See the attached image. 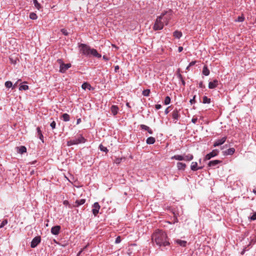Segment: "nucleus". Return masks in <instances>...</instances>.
<instances>
[{
	"instance_id": "f257e3e1",
	"label": "nucleus",
	"mask_w": 256,
	"mask_h": 256,
	"mask_svg": "<svg viewBox=\"0 0 256 256\" xmlns=\"http://www.w3.org/2000/svg\"><path fill=\"white\" fill-rule=\"evenodd\" d=\"M152 237V240L160 246H166L170 244L166 234L162 230H156Z\"/></svg>"
},
{
	"instance_id": "f03ea898",
	"label": "nucleus",
	"mask_w": 256,
	"mask_h": 256,
	"mask_svg": "<svg viewBox=\"0 0 256 256\" xmlns=\"http://www.w3.org/2000/svg\"><path fill=\"white\" fill-rule=\"evenodd\" d=\"M80 52V54L86 56H93L98 58L102 57V55L98 53L97 50L94 48H91L89 46L84 44H80L78 46Z\"/></svg>"
},
{
	"instance_id": "7ed1b4c3",
	"label": "nucleus",
	"mask_w": 256,
	"mask_h": 256,
	"mask_svg": "<svg viewBox=\"0 0 256 256\" xmlns=\"http://www.w3.org/2000/svg\"><path fill=\"white\" fill-rule=\"evenodd\" d=\"M86 139L82 134H78L74 138L67 141V146H71L84 144L86 142Z\"/></svg>"
},
{
	"instance_id": "20e7f679",
	"label": "nucleus",
	"mask_w": 256,
	"mask_h": 256,
	"mask_svg": "<svg viewBox=\"0 0 256 256\" xmlns=\"http://www.w3.org/2000/svg\"><path fill=\"white\" fill-rule=\"evenodd\" d=\"M172 10L170 9L168 11L164 12L162 14L161 16H162V18L164 16V20L166 25H167L168 24L170 20L172 18Z\"/></svg>"
},
{
	"instance_id": "39448f33",
	"label": "nucleus",
	"mask_w": 256,
	"mask_h": 256,
	"mask_svg": "<svg viewBox=\"0 0 256 256\" xmlns=\"http://www.w3.org/2000/svg\"><path fill=\"white\" fill-rule=\"evenodd\" d=\"M162 16H160L158 17L154 26V30H161L164 28V23L162 22Z\"/></svg>"
},
{
	"instance_id": "423d86ee",
	"label": "nucleus",
	"mask_w": 256,
	"mask_h": 256,
	"mask_svg": "<svg viewBox=\"0 0 256 256\" xmlns=\"http://www.w3.org/2000/svg\"><path fill=\"white\" fill-rule=\"evenodd\" d=\"M58 61L60 64V72L62 73H64L70 68L71 67L70 64H65L62 62V60H58Z\"/></svg>"
},
{
	"instance_id": "0eeeda50",
	"label": "nucleus",
	"mask_w": 256,
	"mask_h": 256,
	"mask_svg": "<svg viewBox=\"0 0 256 256\" xmlns=\"http://www.w3.org/2000/svg\"><path fill=\"white\" fill-rule=\"evenodd\" d=\"M219 150L217 149L212 150L211 152L208 154L204 158V160H208L218 154Z\"/></svg>"
},
{
	"instance_id": "6e6552de",
	"label": "nucleus",
	"mask_w": 256,
	"mask_h": 256,
	"mask_svg": "<svg viewBox=\"0 0 256 256\" xmlns=\"http://www.w3.org/2000/svg\"><path fill=\"white\" fill-rule=\"evenodd\" d=\"M41 241V238L40 236H37L34 238L30 244V247L32 248H36L40 242Z\"/></svg>"
},
{
	"instance_id": "1a4fd4ad",
	"label": "nucleus",
	"mask_w": 256,
	"mask_h": 256,
	"mask_svg": "<svg viewBox=\"0 0 256 256\" xmlns=\"http://www.w3.org/2000/svg\"><path fill=\"white\" fill-rule=\"evenodd\" d=\"M222 162V160H210L208 162V166L209 167H211L212 168H216V167H218V165L220 163Z\"/></svg>"
},
{
	"instance_id": "9d476101",
	"label": "nucleus",
	"mask_w": 256,
	"mask_h": 256,
	"mask_svg": "<svg viewBox=\"0 0 256 256\" xmlns=\"http://www.w3.org/2000/svg\"><path fill=\"white\" fill-rule=\"evenodd\" d=\"M226 136H224L220 139L214 142L213 146L214 147H216L220 146L224 143V142L226 141Z\"/></svg>"
},
{
	"instance_id": "9b49d317",
	"label": "nucleus",
	"mask_w": 256,
	"mask_h": 256,
	"mask_svg": "<svg viewBox=\"0 0 256 256\" xmlns=\"http://www.w3.org/2000/svg\"><path fill=\"white\" fill-rule=\"evenodd\" d=\"M100 208V206L98 202H94L93 204V209H92V213L94 216H96L98 213L99 210Z\"/></svg>"
},
{
	"instance_id": "f8f14e48",
	"label": "nucleus",
	"mask_w": 256,
	"mask_h": 256,
	"mask_svg": "<svg viewBox=\"0 0 256 256\" xmlns=\"http://www.w3.org/2000/svg\"><path fill=\"white\" fill-rule=\"evenodd\" d=\"M203 166H198L197 162H193L191 164L190 169L192 171H196L202 169Z\"/></svg>"
},
{
	"instance_id": "ddd939ff",
	"label": "nucleus",
	"mask_w": 256,
	"mask_h": 256,
	"mask_svg": "<svg viewBox=\"0 0 256 256\" xmlns=\"http://www.w3.org/2000/svg\"><path fill=\"white\" fill-rule=\"evenodd\" d=\"M180 117V114L178 111L177 110H174L172 112V118L174 119V121L176 123L177 120Z\"/></svg>"
},
{
	"instance_id": "4468645a",
	"label": "nucleus",
	"mask_w": 256,
	"mask_h": 256,
	"mask_svg": "<svg viewBox=\"0 0 256 256\" xmlns=\"http://www.w3.org/2000/svg\"><path fill=\"white\" fill-rule=\"evenodd\" d=\"M60 226H53L51 228V232L54 235H58L60 232Z\"/></svg>"
},
{
	"instance_id": "2eb2a0df",
	"label": "nucleus",
	"mask_w": 256,
	"mask_h": 256,
	"mask_svg": "<svg viewBox=\"0 0 256 256\" xmlns=\"http://www.w3.org/2000/svg\"><path fill=\"white\" fill-rule=\"evenodd\" d=\"M218 82L217 80H214L213 82H210L208 84V88L214 89L218 86Z\"/></svg>"
},
{
	"instance_id": "dca6fc26",
	"label": "nucleus",
	"mask_w": 256,
	"mask_h": 256,
	"mask_svg": "<svg viewBox=\"0 0 256 256\" xmlns=\"http://www.w3.org/2000/svg\"><path fill=\"white\" fill-rule=\"evenodd\" d=\"M85 202H86L85 199H80V200H76L74 204V206L78 207V206L84 204L85 203Z\"/></svg>"
},
{
	"instance_id": "f3484780",
	"label": "nucleus",
	"mask_w": 256,
	"mask_h": 256,
	"mask_svg": "<svg viewBox=\"0 0 256 256\" xmlns=\"http://www.w3.org/2000/svg\"><path fill=\"white\" fill-rule=\"evenodd\" d=\"M118 106L116 105H112L110 108V110L114 116H116L118 114Z\"/></svg>"
},
{
	"instance_id": "a211bd4d",
	"label": "nucleus",
	"mask_w": 256,
	"mask_h": 256,
	"mask_svg": "<svg viewBox=\"0 0 256 256\" xmlns=\"http://www.w3.org/2000/svg\"><path fill=\"white\" fill-rule=\"evenodd\" d=\"M176 243L182 247H186V246L187 242L186 240H176L175 241Z\"/></svg>"
},
{
	"instance_id": "6ab92c4d",
	"label": "nucleus",
	"mask_w": 256,
	"mask_h": 256,
	"mask_svg": "<svg viewBox=\"0 0 256 256\" xmlns=\"http://www.w3.org/2000/svg\"><path fill=\"white\" fill-rule=\"evenodd\" d=\"M235 152V149L234 148H230L226 150L224 152V155H232Z\"/></svg>"
},
{
	"instance_id": "aec40b11",
	"label": "nucleus",
	"mask_w": 256,
	"mask_h": 256,
	"mask_svg": "<svg viewBox=\"0 0 256 256\" xmlns=\"http://www.w3.org/2000/svg\"><path fill=\"white\" fill-rule=\"evenodd\" d=\"M186 167V164L181 162L177 163V168L178 170H184Z\"/></svg>"
},
{
	"instance_id": "412c9836",
	"label": "nucleus",
	"mask_w": 256,
	"mask_h": 256,
	"mask_svg": "<svg viewBox=\"0 0 256 256\" xmlns=\"http://www.w3.org/2000/svg\"><path fill=\"white\" fill-rule=\"evenodd\" d=\"M172 160H184V156L182 155H174L172 156L171 158Z\"/></svg>"
},
{
	"instance_id": "4be33fe9",
	"label": "nucleus",
	"mask_w": 256,
	"mask_h": 256,
	"mask_svg": "<svg viewBox=\"0 0 256 256\" xmlns=\"http://www.w3.org/2000/svg\"><path fill=\"white\" fill-rule=\"evenodd\" d=\"M156 142V139L154 137H148L146 140V142L148 144H154Z\"/></svg>"
},
{
	"instance_id": "5701e85b",
	"label": "nucleus",
	"mask_w": 256,
	"mask_h": 256,
	"mask_svg": "<svg viewBox=\"0 0 256 256\" xmlns=\"http://www.w3.org/2000/svg\"><path fill=\"white\" fill-rule=\"evenodd\" d=\"M174 36L176 38H180L182 36V32L178 30H176L173 33Z\"/></svg>"
},
{
	"instance_id": "b1692460",
	"label": "nucleus",
	"mask_w": 256,
	"mask_h": 256,
	"mask_svg": "<svg viewBox=\"0 0 256 256\" xmlns=\"http://www.w3.org/2000/svg\"><path fill=\"white\" fill-rule=\"evenodd\" d=\"M36 130H37V134H38V138L42 140V142H44V140H43V135L42 134V132L40 130V127H38L37 128H36Z\"/></svg>"
},
{
	"instance_id": "393cba45",
	"label": "nucleus",
	"mask_w": 256,
	"mask_h": 256,
	"mask_svg": "<svg viewBox=\"0 0 256 256\" xmlns=\"http://www.w3.org/2000/svg\"><path fill=\"white\" fill-rule=\"evenodd\" d=\"M18 152L20 154H22L26 152V148L24 146H20L17 148Z\"/></svg>"
},
{
	"instance_id": "a878e982",
	"label": "nucleus",
	"mask_w": 256,
	"mask_h": 256,
	"mask_svg": "<svg viewBox=\"0 0 256 256\" xmlns=\"http://www.w3.org/2000/svg\"><path fill=\"white\" fill-rule=\"evenodd\" d=\"M62 118L64 122H68L70 120V116L68 114L64 113L62 114Z\"/></svg>"
},
{
	"instance_id": "bb28decb",
	"label": "nucleus",
	"mask_w": 256,
	"mask_h": 256,
	"mask_svg": "<svg viewBox=\"0 0 256 256\" xmlns=\"http://www.w3.org/2000/svg\"><path fill=\"white\" fill-rule=\"evenodd\" d=\"M202 74L206 76H208L210 74V70L208 69L207 66H204L202 69Z\"/></svg>"
},
{
	"instance_id": "cd10ccee",
	"label": "nucleus",
	"mask_w": 256,
	"mask_h": 256,
	"mask_svg": "<svg viewBox=\"0 0 256 256\" xmlns=\"http://www.w3.org/2000/svg\"><path fill=\"white\" fill-rule=\"evenodd\" d=\"M193 158L194 156L192 154H188V155H186L185 156H184V160L190 161L193 159Z\"/></svg>"
},
{
	"instance_id": "c85d7f7f",
	"label": "nucleus",
	"mask_w": 256,
	"mask_h": 256,
	"mask_svg": "<svg viewBox=\"0 0 256 256\" xmlns=\"http://www.w3.org/2000/svg\"><path fill=\"white\" fill-rule=\"evenodd\" d=\"M33 4L36 8L40 10L42 8L40 4L38 2L37 0H33Z\"/></svg>"
},
{
	"instance_id": "c756f323",
	"label": "nucleus",
	"mask_w": 256,
	"mask_h": 256,
	"mask_svg": "<svg viewBox=\"0 0 256 256\" xmlns=\"http://www.w3.org/2000/svg\"><path fill=\"white\" fill-rule=\"evenodd\" d=\"M82 89L84 90H86V89H88V90H90V88H91V86L90 85L88 84V82H84L82 86Z\"/></svg>"
},
{
	"instance_id": "7c9ffc66",
	"label": "nucleus",
	"mask_w": 256,
	"mask_h": 256,
	"mask_svg": "<svg viewBox=\"0 0 256 256\" xmlns=\"http://www.w3.org/2000/svg\"><path fill=\"white\" fill-rule=\"evenodd\" d=\"M211 102L210 98H208L206 96H204L202 98V102L204 104H210Z\"/></svg>"
},
{
	"instance_id": "2f4dec72",
	"label": "nucleus",
	"mask_w": 256,
	"mask_h": 256,
	"mask_svg": "<svg viewBox=\"0 0 256 256\" xmlns=\"http://www.w3.org/2000/svg\"><path fill=\"white\" fill-rule=\"evenodd\" d=\"M28 89V86L25 84H22L19 87V90H26Z\"/></svg>"
},
{
	"instance_id": "473e14b6",
	"label": "nucleus",
	"mask_w": 256,
	"mask_h": 256,
	"mask_svg": "<svg viewBox=\"0 0 256 256\" xmlns=\"http://www.w3.org/2000/svg\"><path fill=\"white\" fill-rule=\"evenodd\" d=\"M30 18L32 20H36L38 18L37 15L34 12H31L30 14Z\"/></svg>"
},
{
	"instance_id": "72a5a7b5",
	"label": "nucleus",
	"mask_w": 256,
	"mask_h": 256,
	"mask_svg": "<svg viewBox=\"0 0 256 256\" xmlns=\"http://www.w3.org/2000/svg\"><path fill=\"white\" fill-rule=\"evenodd\" d=\"M170 97L168 96H166L165 98L164 101V104L168 105L170 103Z\"/></svg>"
},
{
	"instance_id": "f704fd0d",
	"label": "nucleus",
	"mask_w": 256,
	"mask_h": 256,
	"mask_svg": "<svg viewBox=\"0 0 256 256\" xmlns=\"http://www.w3.org/2000/svg\"><path fill=\"white\" fill-rule=\"evenodd\" d=\"M244 20V17L243 15L240 16H238L237 19L236 20V22H242Z\"/></svg>"
},
{
	"instance_id": "c9c22d12",
	"label": "nucleus",
	"mask_w": 256,
	"mask_h": 256,
	"mask_svg": "<svg viewBox=\"0 0 256 256\" xmlns=\"http://www.w3.org/2000/svg\"><path fill=\"white\" fill-rule=\"evenodd\" d=\"M150 90L148 89L145 90H143V92H142V94L146 96H148L150 95Z\"/></svg>"
},
{
	"instance_id": "e433bc0d",
	"label": "nucleus",
	"mask_w": 256,
	"mask_h": 256,
	"mask_svg": "<svg viewBox=\"0 0 256 256\" xmlns=\"http://www.w3.org/2000/svg\"><path fill=\"white\" fill-rule=\"evenodd\" d=\"M99 148L100 149V150L101 151H103V152H108V150L107 149V148L106 147L103 146L102 144L100 145Z\"/></svg>"
},
{
	"instance_id": "4c0bfd02",
	"label": "nucleus",
	"mask_w": 256,
	"mask_h": 256,
	"mask_svg": "<svg viewBox=\"0 0 256 256\" xmlns=\"http://www.w3.org/2000/svg\"><path fill=\"white\" fill-rule=\"evenodd\" d=\"M8 220L5 219L0 224V228H3L4 226H6L8 224Z\"/></svg>"
},
{
	"instance_id": "58836bf2",
	"label": "nucleus",
	"mask_w": 256,
	"mask_h": 256,
	"mask_svg": "<svg viewBox=\"0 0 256 256\" xmlns=\"http://www.w3.org/2000/svg\"><path fill=\"white\" fill-rule=\"evenodd\" d=\"M4 85L7 88H10L12 86V84L10 81H6L5 82Z\"/></svg>"
},
{
	"instance_id": "ea45409f",
	"label": "nucleus",
	"mask_w": 256,
	"mask_h": 256,
	"mask_svg": "<svg viewBox=\"0 0 256 256\" xmlns=\"http://www.w3.org/2000/svg\"><path fill=\"white\" fill-rule=\"evenodd\" d=\"M140 127L142 130H146L149 129V127L146 125L144 124H141L140 125Z\"/></svg>"
},
{
	"instance_id": "a19ab883",
	"label": "nucleus",
	"mask_w": 256,
	"mask_h": 256,
	"mask_svg": "<svg viewBox=\"0 0 256 256\" xmlns=\"http://www.w3.org/2000/svg\"><path fill=\"white\" fill-rule=\"evenodd\" d=\"M50 126H51V128H52V129H54L56 128V123L54 121H52L50 124Z\"/></svg>"
},
{
	"instance_id": "79ce46f5",
	"label": "nucleus",
	"mask_w": 256,
	"mask_h": 256,
	"mask_svg": "<svg viewBox=\"0 0 256 256\" xmlns=\"http://www.w3.org/2000/svg\"><path fill=\"white\" fill-rule=\"evenodd\" d=\"M62 32L65 36H67L68 34V32H67V30L66 29H62L61 30Z\"/></svg>"
},
{
	"instance_id": "37998d69",
	"label": "nucleus",
	"mask_w": 256,
	"mask_h": 256,
	"mask_svg": "<svg viewBox=\"0 0 256 256\" xmlns=\"http://www.w3.org/2000/svg\"><path fill=\"white\" fill-rule=\"evenodd\" d=\"M121 242V238L120 236H118L115 240L116 244H119Z\"/></svg>"
},
{
	"instance_id": "c03bdc74",
	"label": "nucleus",
	"mask_w": 256,
	"mask_h": 256,
	"mask_svg": "<svg viewBox=\"0 0 256 256\" xmlns=\"http://www.w3.org/2000/svg\"><path fill=\"white\" fill-rule=\"evenodd\" d=\"M122 161V158H117L116 159V160H114V162L116 164H119Z\"/></svg>"
},
{
	"instance_id": "a18cd8bd",
	"label": "nucleus",
	"mask_w": 256,
	"mask_h": 256,
	"mask_svg": "<svg viewBox=\"0 0 256 256\" xmlns=\"http://www.w3.org/2000/svg\"><path fill=\"white\" fill-rule=\"evenodd\" d=\"M250 219L252 220H256V212L254 213L251 216Z\"/></svg>"
},
{
	"instance_id": "49530a36",
	"label": "nucleus",
	"mask_w": 256,
	"mask_h": 256,
	"mask_svg": "<svg viewBox=\"0 0 256 256\" xmlns=\"http://www.w3.org/2000/svg\"><path fill=\"white\" fill-rule=\"evenodd\" d=\"M195 98L196 96H194L193 98L190 100V102L192 104L196 102Z\"/></svg>"
},
{
	"instance_id": "de8ad7c7",
	"label": "nucleus",
	"mask_w": 256,
	"mask_h": 256,
	"mask_svg": "<svg viewBox=\"0 0 256 256\" xmlns=\"http://www.w3.org/2000/svg\"><path fill=\"white\" fill-rule=\"evenodd\" d=\"M198 121V118H193L192 120V122L194 124H196Z\"/></svg>"
},
{
	"instance_id": "09e8293b",
	"label": "nucleus",
	"mask_w": 256,
	"mask_h": 256,
	"mask_svg": "<svg viewBox=\"0 0 256 256\" xmlns=\"http://www.w3.org/2000/svg\"><path fill=\"white\" fill-rule=\"evenodd\" d=\"M177 76L180 80H182V78H183L182 75L180 73H178L177 74Z\"/></svg>"
},
{
	"instance_id": "8fccbe9b",
	"label": "nucleus",
	"mask_w": 256,
	"mask_h": 256,
	"mask_svg": "<svg viewBox=\"0 0 256 256\" xmlns=\"http://www.w3.org/2000/svg\"><path fill=\"white\" fill-rule=\"evenodd\" d=\"M196 63V61H192L189 64V66H194Z\"/></svg>"
},
{
	"instance_id": "3c124183",
	"label": "nucleus",
	"mask_w": 256,
	"mask_h": 256,
	"mask_svg": "<svg viewBox=\"0 0 256 256\" xmlns=\"http://www.w3.org/2000/svg\"><path fill=\"white\" fill-rule=\"evenodd\" d=\"M155 108L157 110H158L162 108V106L160 104H158L156 105Z\"/></svg>"
},
{
	"instance_id": "603ef678",
	"label": "nucleus",
	"mask_w": 256,
	"mask_h": 256,
	"mask_svg": "<svg viewBox=\"0 0 256 256\" xmlns=\"http://www.w3.org/2000/svg\"><path fill=\"white\" fill-rule=\"evenodd\" d=\"M199 87L200 88H204V86L203 84V82H200L199 83Z\"/></svg>"
},
{
	"instance_id": "864d4df0",
	"label": "nucleus",
	"mask_w": 256,
	"mask_h": 256,
	"mask_svg": "<svg viewBox=\"0 0 256 256\" xmlns=\"http://www.w3.org/2000/svg\"><path fill=\"white\" fill-rule=\"evenodd\" d=\"M147 131L150 134H152L153 133L152 130L150 128L149 129L147 130Z\"/></svg>"
},
{
	"instance_id": "5fc2aeb1",
	"label": "nucleus",
	"mask_w": 256,
	"mask_h": 256,
	"mask_svg": "<svg viewBox=\"0 0 256 256\" xmlns=\"http://www.w3.org/2000/svg\"><path fill=\"white\" fill-rule=\"evenodd\" d=\"M183 50V47L182 46H179L178 48V52H180Z\"/></svg>"
},
{
	"instance_id": "6e6d98bb",
	"label": "nucleus",
	"mask_w": 256,
	"mask_h": 256,
	"mask_svg": "<svg viewBox=\"0 0 256 256\" xmlns=\"http://www.w3.org/2000/svg\"><path fill=\"white\" fill-rule=\"evenodd\" d=\"M63 204L64 205H66V206H67V205H68L69 204V202L68 200H64V202H63Z\"/></svg>"
},
{
	"instance_id": "4d7b16f0",
	"label": "nucleus",
	"mask_w": 256,
	"mask_h": 256,
	"mask_svg": "<svg viewBox=\"0 0 256 256\" xmlns=\"http://www.w3.org/2000/svg\"><path fill=\"white\" fill-rule=\"evenodd\" d=\"M168 108H169V107L167 108L166 110H165V111H164V113L166 114H167L168 112H169V110H168Z\"/></svg>"
},
{
	"instance_id": "13d9d810",
	"label": "nucleus",
	"mask_w": 256,
	"mask_h": 256,
	"mask_svg": "<svg viewBox=\"0 0 256 256\" xmlns=\"http://www.w3.org/2000/svg\"><path fill=\"white\" fill-rule=\"evenodd\" d=\"M180 81L182 82L183 86H185L186 82L183 78H182V80H180Z\"/></svg>"
},
{
	"instance_id": "bf43d9fd",
	"label": "nucleus",
	"mask_w": 256,
	"mask_h": 256,
	"mask_svg": "<svg viewBox=\"0 0 256 256\" xmlns=\"http://www.w3.org/2000/svg\"><path fill=\"white\" fill-rule=\"evenodd\" d=\"M80 122H81V119L80 118H78L76 120V124H79Z\"/></svg>"
},
{
	"instance_id": "052dcab7",
	"label": "nucleus",
	"mask_w": 256,
	"mask_h": 256,
	"mask_svg": "<svg viewBox=\"0 0 256 256\" xmlns=\"http://www.w3.org/2000/svg\"><path fill=\"white\" fill-rule=\"evenodd\" d=\"M118 69H119V66H116L114 67V70H115L116 72H117V70H118Z\"/></svg>"
},
{
	"instance_id": "680f3d73",
	"label": "nucleus",
	"mask_w": 256,
	"mask_h": 256,
	"mask_svg": "<svg viewBox=\"0 0 256 256\" xmlns=\"http://www.w3.org/2000/svg\"><path fill=\"white\" fill-rule=\"evenodd\" d=\"M102 58L105 60H108V58L106 56H104Z\"/></svg>"
},
{
	"instance_id": "e2e57ef3",
	"label": "nucleus",
	"mask_w": 256,
	"mask_h": 256,
	"mask_svg": "<svg viewBox=\"0 0 256 256\" xmlns=\"http://www.w3.org/2000/svg\"><path fill=\"white\" fill-rule=\"evenodd\" d=\"M190 66H189V65L186 67V70H190Z\"/></svg>"
},
{
	"instance_id": "0e129e2a",
	"label": "nucleus",
	"mask_w": 256,
	"mask_h": 256,
	"mask_svg": "<svg viewBox=\"0 0 256 256\" xmlns=\"http://www.w3.org/2000/svg\"><path fill=\"white\" fill-rule=\"evenodd\" d=\"M126 106L130 108V104L128 103H126Z\"/></svg>"
},
{
	"instance_id": "69168bd1",
	"label": "nucleus",
	"mask_w": 256,
	"mask_h": 256,
	"mask_svg": "<svg viewBox=\"0 0 256 256\" xmlns=\"http://www.w3.org/2000/svg\"><path fill=\"white\" fill-rule=\"evenodd\" d=\"M253 192H254V194H256V190H253Z\"/></svg>"
},
{
	"instance_id": "338daca9",
	"label": "nucleus",
	"mask_w": 256,
	"mask_h": 256,
	"mask_svg": "<svg viewBox=\"0 0 256 256\" xmlns=\"http://www.w3.org/2000/svg\"><path fill=\"white\" fill-rule=\"evenodd\" d=\"M80 252H80L78 253V256L80 255Z\"/></svg>"
},
{
	"instance_id": "774afa93",
	"label": "nucleus",
	"mask_w": 256,
	"mask_h": 256,
	"mask_svg": "<svg viewBox=\"0 0 256 256\" xmlns=\"http://www.w3.org/2000/svg\"><path fill=\"white\" fill-rule=\"evenodd\" d=\"M200 162H201V159L200 160Z\"/></svg>"
}]
</instances>
